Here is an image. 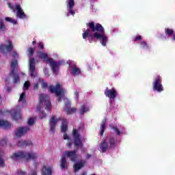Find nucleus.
I'll use <instances>...</instances> for the list:
<instances>
[{"instance_id": "obj_17", "label": "nucleus", "mask_w": 175, "mask_h": 175, "mask_svg": "<svg viewBox=\"0 0 175 175\" xmlns=\"http://www.w3.org/2000/svg\"><path fill=\"white\" fill-rule=\"evenodd\" d=\"M16 9L17 12V16L19 18H27V15H25V13L24 11H23V9L20 5L17 4L16 5Z\"/></svg>"}, {"instance_id": "obj_43", "label": "nucleus", "mask_w": 175, "mask_h": 175, "mask_svg": "<svg viewBox=\"0 0 175 175\" xmlns=\"http://www.w3.org/2000/svg\"><path fill=\"white\" fill-rule=\"evenodd\" d=\"M29 85H30L29 81H26L24 83L25 90H28V88H29Z\"/></svg>"}, {"instance_id": "obj_13", "label": "nucleus", "mask_w": 175, "mask_h": 175, "mask_svg": "<svg viewBox=\"0 0 175 175\" xmlns=\"http://www.w3.org/2000/svg\"><path fill=\"white\" fill-rule=\"evenodd\" d=\"M42 175H53V167L49 164H44L41 170Z\"/></svg>"}, {"instance_id": "obj_9", "label": "nucleus", "mask_w": 175, "mask_h": 175, "mask_svg": "<svg viewBox=\"0 0 175 175\" xmlns=\"http://www.w3.org/2000/svg\"><path fill=\"white\" fill-rule=\"evenodd\" d=\"M29 131H31L29 126H21L15 131V135L17 137H21V136L28 133Z\"/></svg>"}, {"instance_id": "obj_40", "label": "nucleus", "mask_w": 175, "mask_h": 175, "mask_svg": "<svg viewBox=\"0 0 175 175\" xmlns=\"http://www.w3.org/2000/svg\"><path fill=\"white\" fill-rule=\"evenodd\" d=\"M112 129L116 132V135H118V136H120L121 135V131H120V130L118 129V128L116 127V126H113Z\"/></svg>"}, {"instance_id": "obj_41", "label": "nucleus", "mask_w": 175, "mask_h": 175, "mask_svg": "<svg viewBox=\"0 0 175 175\" xmlns=\"http://www.w3.org/2000/svg\"><path fill=\"white\" fill-rule=\"evenodd\" d=\"M143 39V37L142 36H135L133 38V42H137V40H142Z\"/></svg>"}, {"instance_id": "obj_24", "label": "nucleus", "mask_w": 175, "mask_h": 175, "mask_svg": "<svg viewBox=\"0 0 175 175\" xmlns=\"http://www.w3.org/2000/svg\"><path fill=\"white\" fill-rule=\"evenodd\" d=\"M60 167L62 170L68 169V161H66V158H65V157H63L61 159Z\"/></svg>"}, {"instance_id": "obj_60", "label": "nucleus", "mask_w": 175, "mask_h": 175, "mask_svg": "<svg viewBox=\"0 0 175 175\" xmlns=\"http://www.w3.org/2000/svg\"><path fill=\"white\" fill-rule=\"evenodd\" d=\"M172 40L175 41V34L173 35Z\"/></svg>"}, {"instance_id": "obj_64", "label": "nucleus", "mask_w": 175, "mask_h": 175, "mask_svg": "<svg viewBox=\"0 0 175 175\" xmlns=\"http://www.w3.org/2000/svg\"><path fill=\"white\" fill-rule=\"evenodd\" d=\"M92 1H94V2L96 1V0H92Z\"/></svg>"}, {"instance_id": "obj_36", "label": "nucleus", "mask_w": 175, "mask_h": 175, "mask_svg": "<svg viewBox=\"0 0 175 175\" xmlns=\"http://www.w3.org/2000/svg\"><path fill=\"white\" fill-rule=\"evenodd\" d=\"M18 102H25V92H23L19 98Z\"/></svg>"}, {"instance_id": "obj_26", "label": "nucleus", "mask_w": 175, "mask_h": 175, "mask_svg": "<svg viewBox=\"0 0 175 175\" xmlns=\"http://www.w3.org/2000/svg\"><path fill=\"white\" fill-rule=\"evenodd\" d=\"M61 129L63 133H66V131H68V121H66V119L62 120Z\"/></svg>"}, {"instance_id": "obj_21", "label": "nucleus", "mask_w": 175, "mask_h": 175, "mask_svg": "<svg viewBox=\"0 0 175 175\" xmlns=\"http://www.w3.org/2000/svg\"><path fill=\"white\" fill-rule=\"evenodd\" d=\"M110 147L109 146V143L106 140H104L101 142L100 145V149L103 152H106L108 149H109Z\"/></svg>"}, {"instance_id": "obj_47", "label": "nucleus", "mask_w": 175, "mask_h": 175, "mask_svg": "<svg viewBox=\"0 0 175 175\" xmlns=\"http://www.w3.org/2000/svg\"><path fill=\"white\" fill-rule=\"evenodd\" d=\"M38 47L39 49H41V50H43V49H44V46H43V42H39Z\"/></svg>"}, {"instance_id": "obj_33", "label": "nucleus", "mask_w": 175, "mask_h": 175, "mask_svg": "<svg viewBox=\"0 0 175 175\" xmlns=\"http://www.w3.org/2000/svg\"><path fill=\"white\" fill-rule=\"evenodd\" d=\"M165 35H167V36H172V35H173V33H174V31L172 29L165 28Z\"/></svg>"}, {"instance_id": "obj_45", "label": "nucleus", "mask_w": 175, "mask_h": 175, "mask_svg": "<svg viewBox=\"0 0 175 175\" xmlns=\"http://www.w3.org/2000/svg\"><path fill=\"white\" fill-rule=\"evenodd\" d=\"M72 139L68 140V142L67 143L66 146L68 148H72Z\"/></svg>"}, {"instance_id": "obj_63", "label": "nucleus", "mask_w": 175, "mask_h": 175, "mask_svg": "<svg viewBox=\"0 0 175 175\" xmlns=\"http://www.w3.org/2000/svg\"><path fill=\"white\" fill-rule=\"evenodd\" d=\"M90 175H96V174H90Z\"/></svg>"}, {"instance_id": "obj_16", "label": "nucleus", "mask_w": 175, "mask_h": 175, "mask_svg": "<svg viewBox=\"0 0 175 175\" xmlns=\"http://www.w3.org/2000/svg\"><path fill=\"white\" fill-rule=\"evenodd\" d=\"M66 6L68 9L69 13L73 16L75 14V10H73V8H75V0H68L66 2Z\"/></svg>"}, {"instance_id": "obj_46", "label": "nucleus", "mask_w": 175, "mask_h": 175, "mask_svg": "<svg viewBox=\"0 0 175 175\" xmlns=\"http://www.w3.org/2000/svg\"><path fill=\"white\" fill-rule=\"evenodd\" d=\"M44 73H45L46 77H49L50 74H49V70L47 68H45L44 70Z\"/></svg>"}, {"instance_id": "obj_28", "label": "nucleus", "mask_w": 175, "mask_h": 175, "mask_svg": "<svg viewBox=\"0 0 175 175\" xmlns=\"http://www.w3.org/2000/svg\"><path fill=\"white\" fill-rule=\"evenodd\" d=\"M109 148L114 149L117 147V144H116V139L114 137H109Z\"/></svg>"}, {"instance_id": "obj_29", "label": "nucleus", "mask_w": 175, "mask_h": 175, "mask_svg": "<svg viewBox=\"0 0 175 175\" xmlns=\"http://www.w3.org/2000/svg\"><path fill=\"white\" fill-rule=\"evenodd\" d=\"M89 110L90 109L88 107L83 105L79 108V114H81V116H83V114H84L86 111H89Z\"/></svg>"}, {"instance_id": "obj_1", "label": "nucleus", "mask_w": 175, "mask_h": 175, "mask_svg": "<svg viewBox=\"0 0 175 175\" xmlns=\"http://www.w3.org/2000/svg\"><path fill=\"white\" fill-rule=\"evenodd\" d=\"M88 29H86L82 34L83 39L90 38V43H92V40H101L102 46H105L107 44V36L105 33V28L100 23H96L91 21L86 24Z\"/></svg>"}, {"instance_id": "obj_49", "label": "nucleus", "mask_w": 175, "mask_h": 175, "mask_svg": "<svg viewBox=\"0 0 175 175\" xmlns=\"http://www.w3.org/2000/svg\"><path fill=\"white\" fill-rule=\"evenodd\" d=\"M64 140H70V138H69V136H68L66 134L64 135Z\"/></svg>"}, {"instance_id": "obj_32", "label": "nucleus", "mask_w": 175, "mask_h": 175, "mask_svg": "<svg viewBox=\"0 0 175 175\" xmlns=\"http://www.w3.org/2000/svg\"><path fill=\"white\" fill-rule=\"evenodd\" d=\"M10 76H13L14 77V83L16 84L18 81H20V77L18 76V74H16L14 72V74H10Z\"/></svg>"}, {"instance_id": "obj_22", "label": "nucleus", "mask_w": 175, "mask_h": 175, "mask_svg": "<svg viewBox=\"0 0 175 175\" xmlns=\"http://www.w3.org/2000/svg\"><path fill=\"white\" fill-rule=\"evenodd\" d=\"M107 120L106 118H104L100 124V135L101 136H103V133H105V130L106 129V122Z\"/></svg>"}, {"instance_id": "obj_12", "label": "nucleus", "mask_w": 175, "mask_h": 175, "mask_svg": "<svg viewBox=\"0 0 175 175\" xmlns=\"http://www.w3.org/2000/svg\"><path fill=\"white\" fill-rule=\"evenodd\" d=\"M87 165V161L80 160L79 161L75 163L73 165L75 173H77L80 169H83Z\"/></svg>"}, {"instance_id": "obj_14", "label": "nucleus", "mask_w": 175, "mask_h": 175, "mask_svg": "<svg viewBox=\"0 0 175 175\" xmlns=\"http://www.w3.org/2000/svg\"><path fill=\"white\" fill-rule=\"evenodd\" d=\"M35 58L30 59L29 61V72L31 77H36V74L35 73Z\"/></svg>"}, {"instance_id": "obj_53", "label": "nucleus", "mask_w": 175, "mask_h": 175, "mask_svg": "<svg viewBox=\"0 0 175 175\" xmlns=\"http://www.w3.org/2000/svg\"><path fill=\"white\" fill-rule=\"evenodd\" d=\"M39 89V85L38 83H36L34 85V90H38Z\"/></svg>"}, {"instance_id": "obj_8", "label": "nucleus", "mask_w": 175, "mask_h": 175, "mask_svg": "<svg viewBox=\"0 0 175 175\" xmlns=\"http://www.w3.org/2000/svg\"><path fill=\"white\" fill-rule=\"evenodd\" d=\"M64 119H62V117L55 118V116H52V118L49 121L50 132H52V133H55V126H57V124L59 121H64Z\"/></svg>"}, {"instance_id": "obj_57", "label": "nucleus", "mask_w": 175, "mask_h": 175, "mask_svg": "<svg viewBox=\"0 0 175 175\" xmlns=\"http://www.w3.org/2000/svg\"><path fill=\"white\" fill-rule=\"evenodd\" d=\"M8 6L10 9H12L13 10V7L12 6V4L8 3Z\"/></svg>"}, {"instance_id": "obj_44", "label": "nucleus", "mask_w": 175, "mask_h": 175, "mask_svg": "<svg viewBox=\"0 0 175 175\" xmlns=\"http://www.w3.org/2000/svg\"><path fill=\"white\" fill-rule=\"evenodd\" d=\"M0 166L1 167H3L5 166V161H3V159L0 156Z\"/></svg>"}, {"instance_id": "obj_15", "label": "nucleus", "mask_w": 175, "mask_h": 175, "mask_svg": "<svg viewBox=\"0 0 175 175\" xmlns=\"http://www.w3.org/2000/svg\"><path fill=\"white\" fill-rule=\"evenodd\" d=\"M70 105H71L70 101H67L65 103L66 111L67 114H68V115L75 114V113H76V111H77V108L70 107Z\"/></svg>"}, {"instance_id": "obj_31", "label": "nucleus", "mask_w": 175, "mask_h": 175, "mask_svg": "<svg viewBox=\"0 0 175 175\" xmlns=\"http://www.w3.org/2000/svg\"><path fill=\"white\" fill-rule=\"evenodd\" d=\"M6 31V26L3 19H0V32H5Z\"/></svg>"}, {"instance_id": "obj_54", "label": "nucleus", "mask_w": 175, "mask_h": 175, "mask_svg": "<svg viewBox=\"0 0 175 175\" xmlns=\"http://www.w3.org/2000/svg\"><path fill=\"white\" fill-rule=\"evenodd\" d=\"M91 157H92V155L90 154H86V159H90V158H91Z\"/></svg>"}, {"instance_id": "obj_27", "label": "nucleus", "mask_w": 175, "mask_h": 175, "mask_svg": "<svg viewBox=\"0 0 175 175\" xmlns=\"http://www.w3.org/2000/svg\"><path fill=\"white\" fill-rule=\"evenodd\" d=\"M0 126H1L2 128H7L10 129L11 126L10 122L6 120H0Z\"/></svg>"}, {"instance_id": "obj_11", "label": "nucleus", "mask_w": 175, "mask_h": 175, "mask_svg": "<svg viewBox=\"0 0 175 175\" xmlns=\"http://www.w3.org/2000/svg\"><path fill=\"white\" fill-rule=\"evenodd\" d=\"M105 96L107 98H109L110 99H114L115 98H117V90L114 88H112L111 89H109V88H107L104 92Z\"/></svg>"}, {"instance_id": "obj_58", "label": "nucleus", "mask_w": 175, "mask_h": 175, "mask_svg": "<svg viewBox=\"0 0 175 175\" xmlns=\"http://www.w3.org/2000/svg\"><path fill=\"white\" fill-rule=\"evenodd\" d=\"M80 175H87V172H83L82 174H81Z\"/></svg>"}, {"instance_id": "obj_7", "label": "nucleus", "mask_w": 175, "mask_h": 175, "mask_svg": "<svg viewBox=\"0 0 175 175\" xmlns=\"http://www.w3.org/2000/svg\"><path fill=\"white\" fill-rule=\"evenodd\" d=\"M72 136L74 137V146L75 147H81L83 148V142H81V139H80V134L79 133V131H77V129H74L72 130Z\"/></svg>"}, {"instance_id": "obj_38", "label": "nucleus", "mask_w": 175, "mask_h": 175, "mask_svg": "<svg viewBox=\"0 0 175 175\" xmlns=\"http://www.w3.org/2000/svg\"><path fill=\"white\" fill-rule=\"evenodd\" d=\"M140 45L142 49H148V44L146 41H142Z\"/></svg>"}, {"instance_id": "obj_19", "label": "nucleus", "mask_w": 175, "mask_h": 175, "mask_svg": "<svg viewBox=\"0 0 175 175\" xmlns=\"http://www.w3.org/2000/svg\"><path fill=\"white\" fill-rule=\"evenodd\" d=\"M71 70L70 73L72 76H79V75H81V70L77 68L76 66H70Z\"/></svg>"}, {"instance_id": "obj_51", "label": "nucleus", "mask_w": 175, "mask_h": 175, "mask_svg": "<svg viewBox=\"0 0 175 175\" xmlns=\"http://www.w3.org/2000/svg\"><path fill=\"white\" fill-rule=\"evenodd\" d=\"M75 96L76 97L77 99H79V92L75 91Z\"/></svg>"}, {"instance_id": "obj_3", "label": "nucleus", "mask_w": 175, "mask_h": 175, "mask_svg": "<svg viewBox=\"0 0 175 175\" xmlns=\"http://www.w3.org/2000/svg\"><path fill=\"white\" fill-rule=\"evenodd\" d=\"M49 90L51 94H55L56 96H58L57 101L62 102V98H64L66 90L62 88V85L56 83L55 86L50 85Z\"/></svg>"}, {"instance_id": "obj_62", "label": "nucleus", "mask_w": 175, "mask_h": 175, "mask_svg": "<svg viewBox=\"0 0 175 175\" xmlns=\"http://www.w3.org/2000/svg\"><path fill=\"white\" fill-rule=\"evenodd\" d=\"M67 64H68V65H70V62H67Z\"/></svg>"}, {"instance_id": "obj_61", "label": "nucleus", "mask_w": 175, "mask_h": 175, "mask_svg": "<svg viewBox=\"0 0 175 175\" xmlns=\"http://www.w3.org/2000/svg\"><path fill=\"white\" fill-rule=\"evenodd\" d=\"M5 81H9V78L5 79Z\"/></svg>"}, {"instance_id": "obj_10", "label": "nucleus", "mask_w": 175, "mask_h": 175, "mask_svg": "<svg viewBox=\"0 0 175 175\" xmlns=\"http://www.w3.org/2000/svg\"><path fill=\"white\" fill-rule=\"evenodd\" d=\"M64 156L67 157V158H70L71 162H76V161H77V150H74L72 151H65Z\"/></svg>"}, {"instance_id": "obj_56", "label": "nucleus", "mask_w": 175, "mask_h": 175, "mask_svg": "<svg viewBox=\"0 0 175 175\" xmlns=\"http://www.w3.org/2000/svg\"><path fill=\"white\" fill-rule=\"evenodd\" d=\"M38 173L36 172V171H33L31 172V175H37Z\"/></svg>"}, {"instance_id": "obj_39", "label": "nucleus", "mask_w": 175, "mask_h": 175, "mask_svg": "<svg viewBox=\"0 0 175 175\" xmlns=\"http://www.w3.org/2000/svg\"><path fill=\"white\" fill-rule=\"evenodd\" d=\"M7 143H8V140L6 139H0V146L1 147H3V146H6Z\"/></svg>"}, {"instance_id": "obj_2", "label": "nucleus", "mask_w": 175, "mask_h": 175, "mask_svg": "<svg viewBox=\"0 0 175 175\" xmlns=\"http://www.w3.org/2000/svg\"><path fill=\"white\" fill-rule=\"evenodd\" d=\"M38 158V154L33 152H17L14 153L11 156V159L12 161H18V159H27V161H29V159H32L35 161Z\"/></svg>"}, {"instance_id": "obj_18", "label": "nucleus", "mask_w": 175, "mask_h": 175, "mask_svg": "<svg viewBox=\"0 0 175 175\" xmlns=\"http://www.w3.org/2000/svg\"><path fill=\"white\" fill-rule=\"evenodd\" d=\"M6 49V51H8L9 53H10V51H13V44H12V41L8 40V45H3L1 44L0 45V51H2L3 50V49Z\"/></svg>"}, {"instance_id": "obj_48", "label": "nucleus", "mask_w": 175, "mask_h": 175, "mask_svg": "<svg viewBox=\"0 0 175 175\" xmlns=\"http://www.w3.org/2000/svg\"><path fill=\"white\" fill-rule=\"evenodd\" d=\"M41 85L42 88H47V87L49 86L47 83H42Z\"/></svg>"}, {"instance_id": "obj_34", "label": "nucleus", "mask_w": 175, "mask_h": 175, "mask_svg": "<svg viewBox=\"0 0 175 175\" xmlns=\"http://www.w3.org/2000/svg\"><path fill=\"white\" fill-rule=\"evenodd\" d=\"M27 51L29 53V57L31 58V57H33V54L35 53V49L32 47H29L27 49Z\"/></svg>"}, {"instance_id": "obj_5", "label": "nucleus", "mask_w": 175, "mask_h": 175, "mask_svg": "<svg viewBox=\"0 0 175 175\" xmlns=\"http://www.w3.org/2000/svg\"><path fill=\"white\" fill-rule=\"evenodd\" d=\"M152 89L157 92L163 91V85H162V78L159 75H157L152 83Z\"/></svg>"}, {"instance_id": "obj_20", "label": "nucleus", "mask_w": 175, "mask_h": 175, "mask_svg": "<svg viewBox=\"0 0 175 175\" xmlns=\"http://www.w3.org/2000/svg\"><path fill=\"white\" fill-rule=\"evenodd\" d=\"M11 117L12 120L17 121V120H20L21 118V113L20 111H17V109H14L11 114Z\"/></svg>"}, {"instance_id": "obj_30", "label": "nucleus", "mask_w": 175, "mask_h": 175, "mask_svg": "<svg viewBox=\"0 0 175 175\" xmlns=\"http://www.w3.org/2000/svg\"><path fill=\"white\" fill-rule=\"evenodd\" d=\"M17 66V60H14L12 62H11V72L10 75H14V70Z\"/></svg>"}, {"instance_id": "obj_59", "label": "nucleus", "mask_w": 175, "mask_h": 175, "mask_svg": "<svg viewBox=\"0 0 175 175\" xmlns=\"http://www.w3.org/2000/svg\"><path fill=\"white\" fill-rule=\"evenodd\" d=\"M32 44H33V45L36 44V40H33V41L32 42Z\"/></svg>"}, {"instance_id": "obj_55", "label": "nucleus", "mask_w": 175, "mask_h": 175, "mask_svg": "<svg viewBox=\"0 0 175 175\" xmlns=\"http://www.w3.org/2000/svg\"><path fill=\"white\" fill-rule=\"evenodd\" d=\"M10 91H12V88L10 87H8L7 88V92H10Z\"/></svg>"}, {"instance_id": "obj_42", "label": "nucleus", "mask_w": 175, "mask_h": 175, "mask_svg": "<svg viewBox=\"0 0 175 175\" xmlns=\"http://www.w3.org/2000/svg\"><path fill=\"white\" fill-rule=\"evenodd\" d=\"M28 125H33V124H35V120H33V118H31L29 119L28 122H27Z\"/></svg>"}, {"instance_id": "obj_35", "label": "nucleus", "mask_w": 175, "mask_h": 175, "mask_svg": "<svg viewBox=\"0 0 175 175\" xmlns=\"http://www.w3.org/2000/svg\"><path fill=\"white\" fill-rule=\"evenodd\" d=\"M5 21H8V23H11L12 24H17V21H14V19L10 18V17H5Z\"/></svg>"}, {"instance_id": "obj_52", "label": "nucleus", "mask_w": 175, "mask_h": 175, "mask_svg": "<svg viewBox=\"0 0 175 175\" xmlns=\"http://www.w3.org/2000/svg\"><path fill=\"white\" fill-rule=\"evenodd\" d=\"M12 57H18V54L17 53V52L14 51L13 53Z\"/></svg>"}, {"instance_id": "obj_50", "label": "nucleus", "mask_w": 175, "mask_h": 175, "mask_svg": "<svg viewBox=\"0 0 175 175\" xmlns=\"http://www.w3.org/2000/svg\"><path fill=\"white\" fill-rule=\"evenodd\" d=\"M18 174H21V175H25V172H24L23 170H18Z\"/></svg>"}, {"instance_id": "obj_6", "label": "nucleus", "mask_w": 175, "mask_h": 175, "mask_svg": "<svg viewBox=\"0 0 175 175\" xmlns=\"http://www.w3.org/2000/svg\"><path fill=\"white\" fill-rule=\"evenodd\" d=\"M46 62L50 64V66L54 75H57V72L59 70V66L62 65V62H55L54 59L49 58L46 60Z\"/></svg>"}, {"instance_id": "obj_4", "label": "nucleus", "mask_w": 175, "mask_h": 175, "mask_svg": "<svg viewBox=\"0 0 175 175\" xmlns=\"http://www.w3.org/2000/svg\"><path fill=\"white\" fill-rule=\"evenodd\" d=\"M39 102L40 105L37 106V110H40V105H42L43 103L46 105V110L48 111L51 110V101H50V97H49L47 94H40Z\"/></svg>"}, {"instance_id": "obj_37", "label": "nucleus", "mask_w": 175, "mask_h": 175, "mask_svg": "<svg viewBox=\"0 0 175 175\" xmlns=\"http://www.w3.org/2000/svg\"><path fill=\"white\" fill-rule=\"evenodd\" d=\"M47 117V114L44 113V111H40V120H43V118H46Z\"/></svg>"}, {"instance_id": "obj_23", "label": "nucleus", "mask_w": 175, "mask_h": 175, "mask_svg": "<svg viewBox=\"0 0 175 175\" xmlns=\"http://www.w3.org/2000/svg\"><path fill=\"white\" fill-rule=\"evenodd\" d=\"M18 147H23L24 146H32V141L31 140H25L19 141L17 143Z\"/></svg>"}, {"instance_id": "obj_25", "label": "nucleus", "mask_w": 175, "mask_h": 175, "mask_svg": "<svg viewBox=\"0 0 175 175\" xmlns=\"http://www.w3.org/2000/svg\"><path fill=\"white\" fill-rule=\"evenodd\" d=\"M37 57H38L40 59H44V61H47L49 59V55L44 52L40 51L37 54Z\"/></svg>"}]
</instances>
